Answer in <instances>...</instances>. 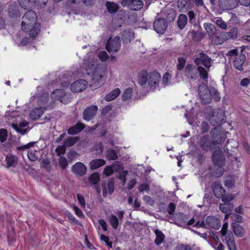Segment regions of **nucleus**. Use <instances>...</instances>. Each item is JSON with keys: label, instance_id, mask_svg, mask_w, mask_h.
<instances>
[{"label": "nucleus", "instance_id": "obj_49", "mask_svg": "<svg viewBox=\"0 0 250 250\" xmlns=\"http://www.w3.org/2000/svg\"><path fill=\"white\" fill-rule=\"evenodd\" d=\"M231 218L233 221L236 223H240L243 222V217L241 215L237 214H232Z\"/></svg>", "mask_w": 250, "mask_h": 250}, {"label": "nucleus", "instance_id": "obj_36", "mask_svg": "<svg viewBox=\"0 0 250 250\" xmlns=\"http://www.w3.org/2000/svg\"><path fill=\"white\" fill-rule=\"evenodd\" d=\"M142 0H133L129 8L132 10H140L143 6Z\"/></svg>", "mask_w": 250, "mask_h": 250}, {"label": "nucleus", "instance_id": "obj_11", "mask_svg": "<svg viewBox=\"0 0 250 250\" xmlns=\"http://www.w3.org/2000/svg\"><path fill=\"white\" fill-rule=\"evenodd\" d=\"M161 80V76L159 73L154 71L150 73L148 79V83L150 89L154 90L158 87Z\"/></svg>", "mask_w": 250, "mask_h": 250}, {"label": "nucleus", "instance_id": "obj_27", "mask_svg": "<svg viewBox=\"0 0 250 250\" xmlns=\"http://www.w3.org/2000/svg\"><path fill=\"white\" fill-rule=\"evenodd\" d=\"M105 162L103 159H96L91 161L89 164L90 167L91 169H96L104 166Z\"/></svg>", "mask_w": 250, "mask_h": 250}, {"label": "nucleus", "instance_id": "obj_42", "mask_svg": "<svg viewBox=\"0 0 250 250\" xmlns=\"http://www.w3.org/2000/svg\"><path fill=\"white\" fill-rule=\"evenodd\" d=\"M115 167V165H112L110 166H106L104 170L103 173L106 176H109L111 175L114 171L113 168Z\"/></svg>", "mask_w": 250, "mask_h": 250}, {"label": "nucleus", "instance_id": "obj_64", "mask_svg": "<svg viewBox=\"0 0 250 250\" xmlns=\"http://www.w3.org/2000/svg\"><path fill=\"white\" fill-rule=\"evenodd\" d=\"M201 129L203 133H205L209 129L208 123L203 122L201 125Z\"/></svg>", "mask_w": 250, "mask_h": 250}, {"label": "nucleus", "instance_id": "obj_30", "mask_svg": "<svg viewBox=\"0 0 250 250\" xmlns=\"http://www.w3.org/2000/svg\"><path fill=\"white\" fill-rule=\"evenodd\" d=\"M8 167H14L18 163V158L16 156L9 154L8 155L5 159Z\"/></svg>", "mask_w": 250, "mask_h": 250}, {"label": "nucleus", "instance_id": "obj_40", "mask_svg": "<svg viewBox=\"0 0 250 250\" xmlns=\"http://www.w3.org/2000/svg\"><path fill=\"white\" fill-rule=\"evenodd\" d=\"M133 92V88H128L125 89L122 95V100L125 101L131 98L132 96V93Z\"/></svg>", "mask_w": 250, "mask_h": 250}, {"label": "nucleus", "instance_id": "obj_20", "mask_svg": "<svg viewBox=\"0 0 250 250\" xmlns=\"http://www.w3.org/2000/svg\"><path fill=\"white\" fill-rule=\"evenodd\" d=\"M246 61V56L243 54L236 55L233 61V65L238 70H243V65Z\"/></svg>", "mask_w": 250, "mask_h": 250}, {"label": "nucleus", "instance_id": "obj_2", "mask_svg": "<svg viewBox=\"0 0 250 250\" xmlns=\"http://www.w3.org/2000/svg\"><path fill=\"white\" fill-rule=\"evenodd\" d=\"M32 101L36 100L38 103L39 107L35 108L30 113V117L33 120H37L40 118L45 109L48 107L47 102L48 100V94L44 93L42 96H33L31 98Z\"/></svg>", "mask_w": 250, "mask_h": 250}, {"label": "nucleus", "instance_id": "obj_24", "mask_svg": "<svg viewBox=\"0 0 250 250\" xmlns=\"http://www.w3.org/2000/svg\"><path fill=\"white\" fill-rule=\"evenodd\" d=\"M225 240L228 248L230 250H235V245L233 240V236L232 233L230 231L228 235H226Z\"/></svg>", "mask_w": 250, "mask_h": 250}, {"label": "nucleus", "instance_id": "obj_28", "mask_svg": "<svg viewBox=\"0 0 250 250\" xmlns=\"http://www.w3.org/2000/svg\"><path fill=\"white\" fill-rule=\"evenodd\" d=\"M65 93L62 89H56L51 94V97L54 100H61L62 97L65 96Z\"/></svg>", "mask_w": 250, "mask_h": 250}, {"label": "nucleus", "instance_id": "obj_53", "mask_svg": "<svg viewBox=\"0 0 250 250\" xmlns=\"http://www.w3.org/2000/svg\"><path fill=\"white\" fill-rule=\"evenodd\" d=\"M7 137V132L6 129H1L0 130V141L4 142L6 141Z\"/></svg>", "mask_w": 250, "mask_h": 250}, {"label": "nucleus", "instance_id": "obj_43", "mask_svg": "<svg viewBox=\"0 0 250 250\" xmlns=\"http://www.w3.org/2000/svg\"><path fill=\"white\" fill-rule=\"evenodd\" d=\"M90 182L93 185H96L100 181V177L98 173H93L89 177Z\"/></svg>", "mask_w": 250, "mask_h": 250}, {"label": "nucleus", "instance_id": "obj_19", "mask_svg": "<svg viewBox=\"0 0 250 250\" xmlns=\"http://www.w3.org/2000/svg\"><path fill=\"white\" fill-rule=\"evenodd\" d=\"M72 170L75 174L82 176L86 173V168L84 164L78 162L73 165Z\"/></svg>", "mask_w": 250, "mask_h": 250}, {"label": "nucleus", "instance_id": "obj_33", "mask_svg": "<svg viewBox=\"0 0 250 250\" xmlns=\"http://www.w3.org/2000/svg\"><path fill=\"white\" fill-rule=\"evenodd\" d=\"M148 73L146 71H142L139 74L138 83L141 85H145L146 82L148 81L147 79Z\"/></svg>", "mask_w": 250, "mask_h": 250}, {"label": "nucleus", "instance_id": "obj_62", "mask_svg": "<svg viewBox=\"0 0 250 250\" xmlns=\"http://www.w3.org/2000/svg\"><path fill=\"white\" fill-rule=\"evenodd\" d=\"M175 209V206L173 203H170L167 208V212L169 215H172L174 213Z\"/></svg>", "mask_w": 250, "mask_h": 250}, {"label": "nucleus", "instance_id": "obj_35", "mask_svg": "<svg viewBox=\"0 0 250 250\" xmlns=\"http://www.w3.org/2000/svg\"><path fill=\"white\" fill-rule=\"evenodd\" d=\"M219 208L223 213H230L233 208V205L231 203L221 204Z\"/></svg>", "mask_w": 250, "mask_h": 250}, {"label": "nucleus", "instance_id": "obj_1", "mask_svg": "<svg viewBox=\"0 0 250 250\" xmlns=\"http://www.w3.org/2000/svg\"><path fill=\"white\" fill-rule=\"evenodd\" d=\"M83 66L86 74L91 78L92 84L95 85V88L100 86L104 82L105 76V69L100 67L97 60L91 59L84 60Z\"/></svg>", "mask_w": 250, "mask_h": 250}, {"label": "nucleus", "instance_id": "obj_61", "mask_svg": "<svg viewBox=\"0 0 250 250\" xmlns=\"http://www.w3.org/2000/svg\"><path fill=\"white\" fill-rule=\"evenodd\" d=\"M228 223H225L223 224L221 230V233L222 236H226L228 235Z\"/></svg>", "mask_w": 250, "mask_h": 250}, {"label": "nucleus", "instance_id": "obj_38", "mask_svg": "<svg viewBox=\"0 0 250 250\" xmlns=\"http://www.w3.org/2000/svg\"><path fill=\"white\" fill-rule=\"evenodd\" d=\"M171 76L168 73H166L163 77L162 84L163 87H166L170 84V80H171Z\"/></svg>", "mask_w": 250, "mask_h": 250}, {"label": "nucleus", "instance_id": "obj_41", "mask_svg": "<svg viewBox=\"0 0 250 250\" xmlns=\"http://www.w3.org/2000/svg\"><path fill=\"white\" fill-rule=\"evenodd\" d=\"M186 59L184 57H179L177 64V68L178 70H182L186 64Z\"/></svg>", "mask_w": 250, "mask_h": 250}, {"label": "nucleus", "instance_id": "obj_37", "mask_svg": "<svg viewBox=\"0 0 250 250\" xmlns=\"http://www.w3.org/2000/svg\"><path fill=\"white\" fill-rule=\"evenodd\" d=\"M155 233L156 236V239L155 240V243L156 245H159L163 242L165 238V235L160 230L158 229H156L155 230Z\"/></svg>", "mask_w": 250, "mask_h": 250}, {"label": "nucleus", "instance_id": "obj_46", "mask_svg": "<svg viewBox=\"0 0 250 250\" xmlns=\"http://www.w3.org/2000/svg\"><path fill=\"white\" fill-rule=\"evenodd\" d=\"M107 158L109 160H115L117 158V155L114 150L109 149L107 151Z\"/></svg>", "mask_w": 250, "mask_h": 250}, {"label": "nucleus", "instance_id": "obj_59", "mask_svg": "<svg viewBox=\"0 0 250 250\" xmlns=\"http://www.w3.org/2000/svg\"><path fill=\"white\" fill-rule=\"evenodd\" d=\"M107 187L109 194H112L114 190V182L113 180H111L108 182Z\"/></svg>", "mask_w": 250, "mask_h": 250}, {"label": "nucleus", "instance_id": "obj_44", "mask_svg": "<svg viewBox=\"0 0 250 250\" xmlns=\"http://www.w3.org/2000/svg\"><path fill=\"white\" fill-rule=\"evenodd\" d=\"M210 92L211 98H212L215 101H219L221 97L218 91L214 88H210Z\"/></svg>", "mask_w": 250, "mask_h": 250}, {"label": "nucleus", "instance_id": "obj_14", "mask_svg": "<svg viewBox=\"0 0 250 250\" xmlns=\"http://www.w3.org/2000/svg\"><path fill=\"white\" fill-rule=\"evenodd\" d=\"M212 161L215 165L219 167H222L224 166L225 158L221 151L216 150L213 153Z\"/></svg>", "mask_w": 250, "mask_h": 250}, {"label": "nucleus", "instance_id": "obj_4", "mask_svg": "<svg viewBox=\"0 0 250 250\" xmlns=\"http://www.w3.org/2000/svg\"><path fill=\"white\" fill-rule=\"evenodd\" d=\"M221 226L219 220L212 216H208L205 221H198L194 225L195 227H201L206 229L212 228L218 229Z\"/></svg>", "mask_w": 250, "mask_h": 250}, {"label": "nucleus", "instance_id": "obj_60", "mask_svg": "<svg viewBox=\"0 0 250 250\" xmlns=\"http://www.w3.org/2000/svg\"><path fill=\"white\" fill-rule=\"evenodd\" d=\"M128 173V171L127 170L123 171L119 176V179L121 180L123 185H124L126 181V176Z\"/></svg>", "mask_w": 250, "mask_h": 250}, {"label": "nucleus", "instance_id": "obj_10", "mask_svg": "<svg viewBox=\"0 0 250 250\" xmlns=\"http://www.w3.org/2000/svg\"><path fill=\"white\" fill-rule=\"evenodd\" d=\"M116 214L117 216L112 214L108 217L109 222L114 229H117L119 222L122 221L125 211L123 210L118 211L116 212Z\"/></svg>", "mask_w": 250, "mask_h": 250}, {"label": "nucleus", "instance_id": "obj_63", "mask_svg": "<svg viewBox=\"0 0 250 250\" xmlns=\"http://www.w3.org/2000/svg\"><path fill=\"white\" fill-rule=\"evenodd\" d=\"M133 0H122L121 4L123 7H129L130 5L132 4Z\"/></svg>", "mask_w": 250, "mask_h": 250}, {"label": "nucleus", "instance_id": "obj_54", "mask_svg": "<svg viewBox=\"0 0 250 250\" xmlns=\"http://www.w3.org/2000/svg\"><path fill=\"white\" fill-rule=\"evenodd\" d=\"M73 208L75 211V214L79 217L81 218H84V214L83 213L82 211L78 208L77 206L74 205L73 207Z\"/></svg>", "mask_w": 250, "mask_h": 250}, {"label": "nucleus", "instance_id": "obj_25", "mask_svg": "<svg viewBox=\"0 0 250 250\" xmlns=\"http://www.w3.org/2000/svg\"><path fill=\"white\" fill-rule=\"evenodd\" d=\"M121 91L119 88H116L107 94L104 98L107 102L111 101L115 99L120 94Z\"/></svg>", "mask_w": 250, "mask_h": 250}, {"label": "nucleus", "instance_id": "obj_7", "mask_svg": "<svg viewBox=\"0 0 250 250\" xmlns=\"http://www.w3.org/2000/svg\"><path fill=\"white\" fill-rule=\"evenodd\" d=\"M204 27L212 43L216 44H221V42L219 40V38L216 36V28L212 23H205Z\"/></svg>", "mask_w": 250, "mask_h": 250}, {"label": "nucleus", "instance_id": "obj_55", "mask_svg": "<svg viewBox=\"0 0 250 250\" xmlns=\"http://www.w3.org/2000/svg\"><path fill=\"white\" fill-rule=\"evenodd\" d=\"M56 152L58 156L63 154L65 152V146L63 144V146H58L56 149Z\"/></svg>", "mask_w": 250, "mask_h": 250}, {"label": "nucleus", "instance_id": "obj_21", "mask_svg": "<svg viewBox=\"0 0 250 250\" xmlns=\"http://www.w3.org/2000/svg\"><path fill=\"white\" fill-rule=\"evenodd\" d=\"M213 191L215 196L218 198L222 197L225 192L221 184L219 182H214L213 183Z\"/></svg>", "mask_w": 250, "mask_h": 250}, {"label": "nucleus", "instance_id": "obj_57", "mask_svg": "<svg viewBox=\"0 0 250 250\" xmlns=\"http://www.w3.org/2000/svg\"><path fill=\"white\" fill-rule=\"evenodd\" d=\"M99 58L103 62L105 61L108 58V55L105 51H102L99 53Z\"/></svg>", "mask_w": 250, "mask_h": 250}, {"label": "nucleus", "instance_id": "obj_8", "mask_svg": "<svg viewBox=\"0 0 250 250\" xmlns=\"http://www.w3.org/2000/svg\"><path fill=\"white\" fill-rule=\"evenodd\" d=\"M199 95L202 103L206 104L211 101L210 88L208 89L206 85L199 86Z\"/></svg>", "mask_w": 250, "mask_h": 250}, {"label": "nucleus", "instance_id": "obj_18", "mask_svg": "<svg viewBox=\"0 0 250 250\" xmlns=\"http://www.w3.org/2000/svg\"><path fill=\"white\" fill-rule=\"evenodd\" d=\"M238 35V30L236 28L233 27L231 28L229 31L228 32L224 33L221 35V38L222 40L220 42H223L224 41L228 39H235L237 38Z\"/></svg>", "mask_w": 250, "mask_h": 250}, {"label": "nucleus", "instance_id": "obj_32", "mask_svg": "<svg viewBox=\"0 0 250 250\" xmlns=\"http://www.w3.org/2000/svg\"><path fill=\"white\" fill-rule=\"evenodd\" d=\"M105 6L107 11L110 14L116 12L119 9L118 5L113 2L106 1Z\"/></svg>", "mask_w": 250, "mask_h": 250}, {"label": "nucleus", "instance_id": "obj_45", "mask_svg": "<svg viewBox=\"0 0 250 250\" xmlns=\"http://www.w3.org/2000/svg\"><path fill=\"white\" fill-rule=\"evenodd\" d=\"M216 25L222 29H226L227 28V25L226 23L223 21L220 18H218L215 21Z\"/></svg>", "mask_w": 250, "mask_h": 250}, {"label": "nucleus", "instance_id": "obj_22", "mask_svg": "<svg viewBox=\"0 0 250 250\" xmlns=\"http://www.w3.org/2000/svg\"><path fill=\"white\" fill-rule=\"evenodd\" d=\"M40 31V24L39 23H37L32 25L31 26H29V28L24 31L29 32L30 37L34 38L37 36Z\"/></svg>", "mask_w": 250, "mask_h": 250}, {"label": "nucleus", "instance_id": "obj_58", "mask_svg": "<svg viewBox=\"0 0 250 250\" xmlns=\"http://www.w3.org/2000/svg\"><path fill=\"white\" fill-rule=\"evenodd\" d=\"M149 187L147 184H141L139 188V190L140 192H147L149 191Z\"/></svg>", "mask_w": 250, "mask_h": 250}, {"label": "nucleus", "instance_id": "obj_29", "mask_svg": "<svg viewBox=\"0 0 250 250\" xmlns=\"http://www.w3.org/2000/svg\"><path fill=\"white\" fill-rule=\"evenodd\" d=\"M233 232L238 237H242L245 234V230L239 224H234L233 225Z\"/></svg>", "mask_w": 250, "mask_h": 250}, {"label": "nucleus", "instance_id": "obj_13", "mask_svg": "<svg viewBox=\"0 0 250 250\" xmlns=\"http://www.w3.org/2000/svg\"><path fill=\"white\" fill-rule=\"evenodd\" d=\"M87 82L84 80H80L74 82L70 87L71 90L73 92H80L84 90L87 87Z\"/></svg>", "mask_w": 250, "mask_h": 250}, {"label": "nucleus", "instance_id": "obj_17", "mask_svg": "<svg viewBox=\"0 0 250 250\" xmlns=\"http://www.w3.org/2000/svg\"><path fill=\"white\" fill-rule=\"evenodd\" d=\"M184 74L188 79H193L197 76V69L193 65L188 64L186 66Z\"/></svg>", "mask_w": 250, "mask_h": 250}, {"label": "nucleus", "instance_id": "obj_12", "mask_svg": "<svg viewBox=\"0 0 250 250\" xmlns=\"http://www.w3.org/2000/svg\"><path fill=\"white\" fill-rule=\"evenodd\" d=\"M167 27V21L165 18H158L154 22L153 28L158 34H164Z\"/></svg>", "mask_w": 250, "mask_h": 250}, {"label": "nucleus", "instance_id": "obj_39", "mask_svg": "<svg viewBox=\"0 0 250 250\" xmlns=\"http://www.w3.org/2000/svg\"><path fill=\"white\" fill-rule=\"evenodd\" d=\"M79 140V137H73L67 138L64 142V146H71L74 145Z\"/></svg>", "mask_w": 250, "mask_h": 250}, {"label": "nucleus", "instance_id": "obj_9", "mask_svg": "<svg viewBox=\"0 0 250 250\" xmlns=\"http://www.w3.org/2000/svg\"><path fill=\"white\" fill-rule=\"evenodd\" d=\"M218 6L221 10H231L238 6V1L237 0H218Z\"/></svg>", "mask_w": 250, "mask_h": 250}, {"label": "nucleus", "instance_id": "obj_6", "mask_svg": "<svg viewBox=\"0 0 250 250\" xmlns=\"http://www.w3.org/2000/svg\"><path fill=\"white\" fill-rule=\"evenodd\" d=\"M121 47L120 40L119 37L113 39L109 38L106 44V49L109 53L113 54L118 51Z\"/></svg>", "mask_w": 250, "mask_h": 250}, {"label": "nucleus", "instance_id": "obj_23", "mask_svg": "<svg viewBox=\"0 0 250 250\" xmlns=\"http://www.w3.org/2000/svg\"><path fill=\"white\" fill-rule=\"evenodd\" d=\"M40 151L34 148H30L27 153V156L29 160L31 162L37 161L39 158Z\"/></svg>", "mask_w": 250, "mask_h": 250}, {"label": "nucleus", "instance_id": "obj_16", "mask_svg": "<svg viewBox=\"0 0 250 250\" xmlns=\"http://www.w3.org/2000/svg\"><path fill=\"white\" fill-rule=\"evenodd\" d=\"M28 125V123L25 120H22L16 123H12V126L13 129H14L17 132L21 133V134H24L27 131V130L24 127H26Z\"/></svg>", "mask_w": 250, "mask_h": 250}, {"label": "nucleus", "instance_id": "obj_26", "mask_svg": "<svg viewBox=\"0 0 250 250\" xmlns=\"http://www.w3.org/2000/svg\"><path fill=\"white\" fill-rule=\"evenodd\" d=\"M84 125L82 123H78L75 125L68 129L67 132L69 134L74 135L80 132L84 128Z\"/></svg>", "mask_w": 250, "mask_h": 250}, {"label": "nucleus", "instance_id": "obj_47", "mask_svg": "<svg viewBox=\"0 0 250 250\" xmlns=\"http://www.w3.org/2000/svg\"><path fill=\"white\" fill-rule=\"evenodd\" d=\"M58 161H59V165H60L61 167L62 168L64 169L67 167V165H68L67 160L66 158H65L64 157H63V156L60 157Z\"/></svg>", "mask_w": 250, "mask_h": 250}, {"label": "nucleus", "instance_id": "obj_56", "mask_svg": "<svg viewBox=\"0 0 250 250\" xmlns=\"http://www.w3.org/2000/svg\"><path fill=\"white\" fill-rule=\"evenodd\" d=\"M77 199L78 200L80 205L82 208H85V200H84L83 196L80 194H78L77 195Z\"/></svg>", "mask_w": 250, "mask_h": 250}, {"label": "nucleus", "instance_id": "obj_31", "mask_svg": "<svg viewBox=\"0 0 250 250\" xmlns=\"http://www.w3.org/2000/svg\"><path fill=\"white\" fill-rule=\"evenodd\" d=\"M134 38V33L130 31H125L122 36L123 42L126 43L130 42Z\"/></svg>", "mask_w": 250, "mask_h": 250}, {"label": "nucleus", "instance_id": "obj_3", "mask_svg": "<svg viewBox=\"0 0 250 250\" xmlns=\"http://www.w3.org/2000/svg\"><path fill=\"white\" fill-rule=\"evenodd\" d=\"M211 59L207 55L200 53L199 57L196 58L194 62L198 66V70L200 77L207 82L208 72L206 69L202 67L204 65L208 70L210 67Z\"/></svg>", "mask_w": 250, "mask_h": 250}, {"label": "nucleus", "instance_id": "obj_51", "mask_svg": "<svg viewBox=\"0 0 250 250\" xmlns=\"http://www.w3.org/2000/svg\"><path fill=\"white\" fill-rule=\"evenodd\" d=\"M19 3L20 5L24 9H26L28 7H30L31 5V2L30 0H18Z\"/></svg>", "mask_w": 250, "mask_h": 250}, {"label": "nucleus", "instance_id": "obj_5", "mask_svg": "<svg viewBox=\"0 0 250 250\" xmlns=\"http://www.w3.org/2000/svg\"><path fill=\"white\" fill-rule=\"evenodd\" d=\"M37 16L35 12L30 10L26 12L22 17L21 22V29L23 31L26 30L29 28V26L37 23Z\"/></svg>", "mask_w": 250, "mask_h": 250}, {"label": "nucleus", "instance_id": "obj_50", "mask_svg": "<svg viewBox=\"0 0 250 250\" xmlns=\"http://www.w3.org/2000/svg\"><path fill=\"white\" fill-rule=\"evenodd\" d=\"M93 151H95L97 154H101L103 151V147L101 143H98L93 147Z\"/></svg>", "mask_w": 250, "mask_h": 250}, {"label": "nucleus", "instance_id": "obj_15", "mask_svg": "<svg viewBox=\"0 0 250 250\" xmlns=\"http://www.w3.org/2000/svg\"><path fill=\"white\" fill-rule=\"evenodd\" d=\"M98 110V107L96 105H91L87 107L83 112V117L84 120L89 121L96 115Z\"/></svg>", "mask_w": 250, "mask_h": 250}, {"label": "nucleus", "instance_id": "obj_34", "mask_svg": "<svg viewBox=\"0 0 250 250\" xmlns=\"http://www.w3.org/2000/svg\"><path fill=\"white\" fill-rule=\"evenodd\" d=\"M188 22V18L186 15L181 14L177 20L178 26L180 29H183L186 25Z\"/></svg>", "mask_w": 250, "mask_h": 250}, {"label": "nucleus", "instance_id": "obj_52", "mask_svg": "<svg viewBox=\"0 0 250 250\" xmlns=\"http://www.w3.org/2000/svg\"><path fill=\"white\" fill-rule=\"evenodd\" d=\"M9 16L10 17H17L19 16V14L17 13V9L15 7H14L12 5L10 6V7L8 9Z\"/></svg>", "mask_w": 250, "mask_h": 250}, {"label": "nucleus", "instance_id": "obj_48", "mask_svg": "<svg viewBox=\"0 0 250 250\" xmlns=\"http://www.w3.org/2000/svg\"><path fill=\"white\" fill-rule=\"evenodd\" d=\"M235 197V195L233 194H228L226 195H223L222 198V201L225 203H228L230 201H232L234 199Z\"/></svg>", "mask_w": 250, "mask_h": 250}]
</instances>
